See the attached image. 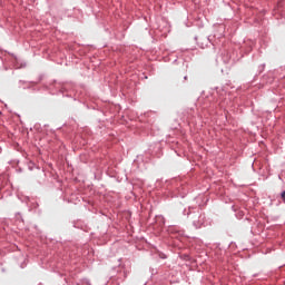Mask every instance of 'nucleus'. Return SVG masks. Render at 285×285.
I'll return each mask as SVG.
<instances>
[{
    "mask_svg": "<svg viewBox=\"0 0 285 285\" xmlns=\"http://www.w3.org/2000/svg\"><path fill=\"white\" fill-rule=\"evenodd\" d=\"M281 197H282L283 202H285V191H283V193L281 194Z\"/></svg>",
    "mask_w": 285,
    "mask_h": 285,
    "instance_id": "1",
    "label": "nucleus"
}]
</instances>
